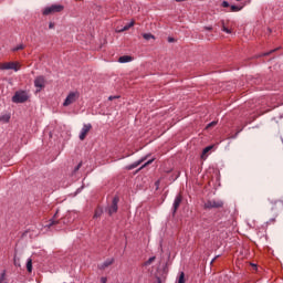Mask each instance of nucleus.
Instances as JSON below:
<instances>
[{
  "instance_id": "f8f14e48",
  "label": "nucleus",
  "mask_w": 283,
  "mask_h": 283,
  "mask_svg": "<svg viewBox=\"0 0 283 283\" xmlns=\"http://www.w3.org/2000/svg\"><path fill=\"white\" fill-rule=\"evenodd\" d=\"M213 149V146H208L202 150L201 158L202 160H207V154H209Z\"/></svg>"
},
{
  "instance_id": "c9c22d12",
  "label": "nucleus",
  "mask_w": 283,
  "mask_h": 283,
  "mask_svg": "<svg viewBox=\"0 0 283 283\" xmlns=\"http://www.w3.org/2000/svg\"><path fill=\"white\" fill-rule=\"evenodd\" d=\"M252 266H253L254 269H258V265H255V264H253Z\"/></svg>"
},
{
  "instance_id": "6e6552de",
  "label": "nucleus",
  "mask_w": 283,
  "mask_h": 283,
  "mask_svg": "<svg viewBox=\"0 0 283 283\" xmlns=\"http://www.w3.org/2000/svg\"><path fill=\"white\" fill-rule=\"evenodd\" d=\"M118 197H114L111 207L108 208V214L114 216L118 211Z\"/></svg>"
},
{
  "instance_id": "7c9ffc66",
  "label": "nucleus",
  "mask_w": 283,
  "mask_h": 283,
  "mask_svg": "<svg viewBox=\"0 0 283 283\" xmlns=\"http://www.w3.org/2000/svg\"><path fill=\"white\" fill-rule=\"evenodd\" d=\"M114 98H118V96H109L108 101H114Z\"/></svg>"
},
{
  "instance_id": "412c9836",
  "label": "nucleus",
  "mask_w": 283,
  "mask_h": 283,
  "mask_svg": "<svg viewBox=\"0 0 283 283\" xmlns=\"http://www.w3.org/2000/svg\"><path fill=\"white\" fill-rule=\"evenodd\" d=\"M57 222H59V221L52 219V220L49 222V224H46V227H49V229H52V227H56V223H57Z\"/></svg>"
},
{
  "instance_id": "a211bd4d",
  "label": "nucleus",
  "mask_w": 283,
  "mask_h": 283,
  "mask_svg": "<svg viewBox=\"0 0 283 283\" xmlns=\"http://www.w3.org/2000/svg\"><path fill=\"white\" fill-rule=\"evenodd\" d=\"M143 39H145L146 41H149L150 39H156V38L151 33H144Z\"/></svg>"
},
{
  "instance_id": "f257e3e1",
  "label": "nucleus",
  "mask_w": 283,
  "mask_h": 283,
  "mask_svg": "<svg viewBox=\"0 0 283 283\" xmlns=\"http://www.w3.org/2000/svg\"><path fill=\"white\" fill-rule=\"evenodd\" d=\"M224 207V201L222 199H208L203 202V209H222Z\"/></svg>"
},
{
  "instance_id": "f03ea898",
  "label": "nucleus",
  "mask_w": 283,
  "mask_h": 283,
  "mask_svg": "<svg viewBox=\"0 0 283 283\" xmlns=\"http://www.w3.org/2000/svg\"><path fill=\"white\" fill-rule=\"evenodd\" d=\"M64 8L65 7L62 4H52L51 7H46L42 13L48 17V14H56V12H63Z\"/></svg>"
},
{
  "instance_id": "b1692460",
  "label": "nucleus",
  "mask_w": 283,
  "mask_h": 283,
  "mask_svg": "<svg viewBox=\"0 0 283 283\" xmlns=\"http://www.w3.org/2000/svg\"><path fill=\"white\" fill-rule=\"evenodd\" d=\"M218 125V122H211L207 125L206 129H211V127H216Z\"/></svg>"
},
{
  "instance_id": "aec40b11",
  "label": "nucleus",
  "mask_w": 283,
  "mask_h": 283,
  "mask_svg": "<svg viewBox=\"0 0 283 283\" xmlns=\"http://www.w3.org/2000/svg\"><path fill=\"white\" fill-rule=\"evenodd\" d=\"M19 50H25V45L19 44L18 46L12 49L13 52H19Z\"/></svg>"
},
{
  "instance_id": "5701e85b",
  "label": "nucleus",
  "mask_w": 283,
  "mask_h": 283,
  "mask_svg": "<svg viewBox=\"0 0 283 283\" xmlns=\"http://www.w3.org/2000/svg\"><path fill=\"white\" fill-rule=\"evenodd\" d=\"M178 283H185V272H180Z\"/></svg>"
},
{
  "instance_id": "f3484780",
  "label": "nucleus",
  "mask_w": 283,
  "mask_h": 283,
  "mask_svg": "<svg viewBox=\"0 0 283 283\" xmlns=\"http://www.w3.org/2000/svg\"><path fill=\"white\" fill-rule=\"evenodd\" d=\"M156 261V256H151L149 258L145 263L144 266H149L151 263H154Z\"/></svg>"
},
{
  "instance_id": "6ab92c4d",
  "label": "nucleus",
  "mask_w": 283,
  "mask_h": 283,
  "mask_svg": "<svg viewBox=\"0 0 283 283\" xmlns=\"http://www.w3.org/2000/svg\"><path fill=\"white\" fill-rule=\"evenodd\" d=\"M221 30H222V32H226V34H231V29H229L224 25V21L222 22V29Z\"/></svg>"
},
{
  "instance_id": "dca6fc26",
  "label": "nucleus",
  "mask_w": 283,
  "mask_h": 283,
  "mask_svg": "<svg viewBox=\"0 0 283 283\" xmlns=\"http://www.w3.org/2000/svg\"><path fill=\"white\" fill-rule=\"evenodd\" d=\"M27 271L32 273V259H28L27 261Z\"/></svg>"
},
{
  "instance_id": "a878e982",
  "label": "nucleus",
  "mask_w": 283,
  "mask_h": 283,
  "mask_svg": "<svg viewBox=\"0 0 283 283\" xmlns=\"http://www.w3.org/2000/svg\"><path fill=\"white\" fill-rule=\"evenodd\" d=\"M81 167H83V163H80L73 170V174H76V171H78V169H81Z\"/></svg>"
},
{
  "instance_id": "4be33fe9",
  "label": "nucleus",
  "mask_w": 283,
  "mask_h": 283,
  "mask_svg": "<svg viewBox=\"0 0 283 283\" xmlns=\"http://www.w3.org/2000/svg\"><path fill=\"white\" fill-rule=\"evenodd\" d=\"M101 216H103V210L96 209L94 213V218H101Z\"/></svg>"
},
{
  "instance_id": "9b49d317",
  "label": "nucleus",
  "mask_w": 283,
  "mask_h": 283,
  "mask_svg": "<svg viewBox=\"0 0 283 283\" xmlns=\"http://www.w3.org/2000/svg\"><path fill=\"white\" fill-rule=\"evenodd\" d=\"M114 264V259H107L99 265V269H107V266H112Z\"/></svg>"
},
{
  "instance_id": "cd10ccee",
  "label": "nucleus",
  "mask_w": 283,
  "mask_h": 283,
  "mask_svg": "<svg viewBox=\"0 0 283 283\" xmlns=\"http://www.w3.org/2000/svg\"><path fill=\"white\" fill-rule=\"evenodd\" d=\"M222 8H229V2L228 1H223L222 2Z\"/></svg>"
},
{
  "instance_id": "39448f33",
  "label": "nucleus",
  "mask_w": 283,
  "mask_h": 283,
  "mask_svg": "<svg viewBox=\"0 0 283 283\" xmlns=\"http://www.w3.org/2000/svg\"><path fill=\"white\" fill-rule=\"evenodd\" d=\"M0 70H14V72H19V62L0 63Z\"/></svg>"
},
{
  "instance_id": "72a5a7b5",
  "label": "nucleus",
  "mask_w": 283,
  "mask_h": 283,
  "mask_svg": "<svg viewBox=\"0 0 283 283\" xmlns=\"http://www.w3.org/2000/svg\"><path fill=\"white\" fill-rule=\"evenodd\" d=\"M206 30H213V28H211V27H206Z\"/></svg>"
},
{
  "instance_id": "473e14b6",
  "label": "nucleus",
  "mask_w": 283,
  "mask_h": 283,
  "mask_svg": "<svg viewBox=\"0 0 283 283\" xmlns=\"http://www.w3.org/2000/svg\"><path fill=\"white\" fill-rule=\"evenodd\" d=\"M169 43H174V38L168 39Z\"/></svg>"
},
{
  "instance_id": "c756f323",
  "label": "nucleus",
  "mask_w": 283,
  "mask_h": 283,
  "mask_svg": "<svg viewBox=\"0 0 283 283\" xmlns=\"http://www.w3.org/2000/svg\"><path fill=\"white\" fill-rule=\"evenodd\" d=\"M101 282H102V283H107V277H102V279H101Z\"/></svg>"
},
{
  "instance_id": "0eeeda50",
  "label": "nucleus",
  "mask_w": 283,
  "mask_h": 283,
  "mask_svg": "<svg viewBox=\"0 0 283 283\" xmlns=\"http://www.w3.org/2000/svg\"><path fill=\"white\" fill-rule=\"evenodd\" d=\"M91 129H92V124H84L83 128L80 133V140H85V138H87V134H90Z\"/></svg>"
},
{
  "instance_id": "bb28decb",
  "label": "nucleus",
  "mask_w": 283,
  "mask_h": 283,
  "mask_svg": "<svg viewBox=\"0 0 283 283\" xmlns=\"http://www.w3.org/2000/svg\"><path fill=\"white\" fill-rule=\"evenodd\" d=\"M3 280H6V273H2L0 276V283H3Z\"/></svg>"
},
{
  "instance_id": "2f4dec72",
  "label": "nucleus",
  "mask_w": 283,
  "mask_h": 283,
  "mask_svg": "<svg viewBox=\"0 0 283 283\" xmlns=\"http://www.w3.org/2000/svg\"><path fill=\"white\" fill-rule=\"evenodd\" d=\"M49 28H50V30H52V28H54V23L51 22V23L49 24Z\"/></svg>"
},
{
  "instance_id": "7ed1b4c3",
  "label": "nucleus",
  "mask_w": 283,
  "mask_h": 283,
  "mask_svg": "<svg viewBox=\"0 0 283 283\" xmlns=\"http://www.w3.org/2000/svg\"><path fill=\"white\" fill-rule=\"evenodd\" d=\"M80 96L81 94L78 92H71L63 102V107H70V105L76 103V99L80 98Z\"/></svg>"
},
{
  "instance_id": "423d86ee",
  "label": "nucleus",
  "mask_w": 283,
  "mask_h": 283,
  "mask_svg": "<svg viewBox=\"0 0 283 283\" xmlns=\"http://www.w3.org/2000/svg\"><path fill=\"white\" fill-rule=\"evenodd\" d=\"M34 87H36V92H41L45 87V77L43 75L35 77Z\"/></svg>"
},
{
  "instance_id": "9d476101",
  "label": "nucleus",
  "mask_w": 283,
  "mask_h": 283,
  "mask_svg": "<svg viewBox=\"0 0 283 283\" xmlns=\"http://www.w3.org/2000/svg\"><path fill=\"white\" fill-rule=\"evenodd\" d=\"M182 203V195H177L172 205V213H176Z\"/></svg>"
},
{
  "instance_id": "f704fd0d",
  "label": "nucleus",
  "mask_w": 283,
  "mask_h": 283,
  "mask_svg": "<svg viewBox=\"0 0 283 283\" xmlns=\"http://www.w3.org/2000/svg\"><path fill=\"white\" fill-rule=\"evenodd\" d=\"M155 185H156V187H158V185H160V181H156Z\"/></svg>"
},
{
  "instance_id": "393cba45",
  "label": "nucleus",
  "mask_w": 283,
  "mask_h": 283,
  "mask_svg": "<svg viewBox=\"0 0 283 283\" xmlns=\"http://www.w3.org/2000/svg\"><path fill=\"white\" fill-rule=\"evenodd\" d=\"M1 120H3L4 123H8L10 120V115L2 116Z\"/></svg>"
},
{
  "instance_id": "ddd939ff",
  "label": "nucleus",
  "mask_w": 283,
  "mask_h": 283,
  "mask_svg": "<svg viewBox=\"0 0 283 283\" xmlns=\"http://www.w3.org/2000/svg\"><path fill=\"white\" fill-rule=\"evenodd\" d=\"M132 61V56L129 55H123L118 59V63H129Z\"/></svg>"
},
{
  "instance_id": "2eb2a0df",
  "label": "nucleus",
  "mask_w": 283,
  "mask_h": 283,
  "mask_svg": "<svg viewBox=\"0 0 283 283\" xmlns=\"http://www.w3.org/2000/svg\"><path fill=\"white\" fill-rule=\"evenodd\" d=\"M129 28H134V21L126 24L122 30H119V32H127V30H129Z\"/></svg>"
},
{
  "instance_id": "4468645a",
  "label": "nucleus",
  "mask_w": 283,
  "mask_h": 283,
  "mask_svg": "<svg viewBox=\"0 0 283 283\" xmlns=\"http://www.w3.org/2000/svg\"><path fill=\"white\" fill-rule=\"evenodd\" d=\"M143 163H145V158L138 160V161H135L134 164H132L129 166V169H136V167H139V165H143Z\"/></svg>"
},
{
  "instance_id": "20e7f679",
  "label": "nucleus",
  "mask_w": 283,
  "mask_h": 283,
  "mask_svg": "<svg viewBox=\"0 0 283 283\" xmlns=\"http://www.w3.org/2000/svg\"><path fill=\"white\" fill-rule=\"evenodd\" d=\"M28 98H29L28 92H25V91H18L13 95L12 102L13 103H25V101H28Z\"/></svg>"
},
{
  "instance_id": "c85d7f7f",
  "label": "nucleus",
  "mask_w": 283,
  "mask_h": 283,
  "mask_svg": "<svg viewBox=\"0 0 283 283\" xmlns=\"http://www.w3.org/2000/svg\"><path fill=\"white\" fill-rule=\"evenodd\" d=\"M151 163H154V159L148 160L146 165H144V167H147V165H151Z\"/></svg>"
},
{
  "instance_id": "1a4fd4ad",
  "label": "nucleus",
  "mask_w": 283,
  "mask_h": 283,
  "mask_svg": "<svg viewBox=\"0 0 283 283\" xmlns=\"http://www.w3.org/2000/svg\"><path fill=\"white\" fill-rule=\"evenodd\" d=\"M237 1H242V0H237ZM249 3H251V0H245L244 2H241V6L232 4L230 7V10H231V12H240V10H242V8H244V6H249Z\"/></svg>"
}]
</instances>
